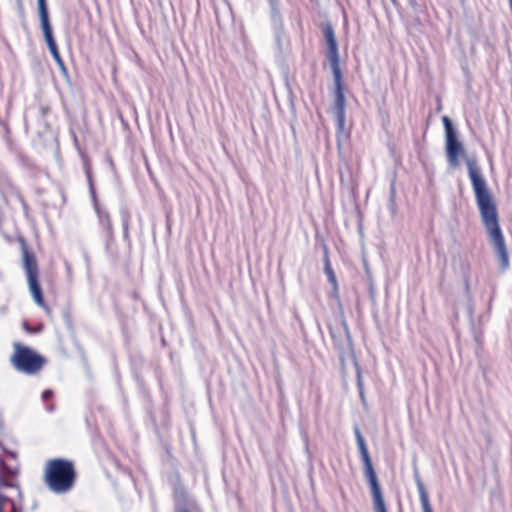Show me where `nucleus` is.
I'll use <instances>...</instances> for the list:
<instances>
[{
	"label": "nucleus",
	"mask_w": 512,
	"mask_h": 512,
	"mask_svg": "<svg viewBox=\"0 0 512 512\" xmlns=\"http://www.w3.org/2000/svg\"><path fill=\"white\" fill-rule=\"evenodd\" d=\"M6 500H7V497L0 494V512H3V505ZM11 512H22V510L14 502H12Z\"/></svg>",
	"instance_id": "f3484780"
},
{
	"label": "nucleus",
	"mask_w": 512,
	"mask_h": 512,
	"mask_svg": "<svg viewBox=\"0 0 512 512\" xmlns=\"http://www.w3.org/2000/svg\"><path fill=\"white\" fill-rule=\"evenodd\" d=\"M76 480L73 463L62 458L50 459L44 469V482L56 494L69 492Z\"/></svg>",
	"instance_id": "f03ea898"
},
{
	"label": "nucleus",
	"mask_w": 512,
	"mask_h": 512,
	"mask_svg": "<svg viewBox=\"0 0 512 512\" xmlns=\"http://www.w3.org/2000/svg\"><path fill=\"white\" fill-rule=\"evenodd\" d=\"M414 479H415L416 486H417V489L419 492L420 502L422 505L423 512H433L430 502H429L428 493H427L425 486L420 478L417 468L414 469Z\"/></svg>",
	"instance_id": "9d476101"
},
{
	"label": "nucleus",
	"mask_w": 512,
	"mask_h": 512,
	"mask_svg": "<svg viewBox=\"0 0 512 512\" xmlns=\"http://www.w3.org/2000/svg\"><path fill=\"white\" fill-rule=\"evenodd\" d=\"M445 129L446 153L449 165L453 168L459 166V157L465 154L463 145L457 139V131L448 116L442 118Z\"/></svg>",
	"instance_id": "39448f33"
},
{
	"label": "nucleus",
	"mask_w": 512,
	"mask_h": 512,
	"mask_svg": "<svg viewBox=\"0 0 512 512\" xmlns=\"http://www.w3.org/2000/svg\"><path fill=\"white\" fill-rule=\"evenodd\" d=\"M11 363L17 371L32 375L42 369L45 359L31 348L16 343Z\"/></svg>",
	"instance_id": "7ed1b4c3"
},
{
	"label": "nucleus",
	"mask_w": 512,
	"mask_h": 512,
	"mask_svg": "<svg viewBox=\"0 0 512 512\" xmlns=\"http://www.w3.org/2000/svg\"><path fill=\"white\" fill-rule=\"evenodd\" d=\"M22 256L23 268L27 276L29 290L32 294V297L39 306L44 307L45 302L43 299L42 289L38 281L39 269L36 257L34 253L29 251L27 248L22 249Z\"/></svg>",
	"instance_id": "20e7f679"
},
{
	"label": "nucleus",
	"mask_w": 512,
	"mask_h": 512,
	"mask_svg": "<svg viewBox=\"0 0 512 512\" xmlns=\"http://www.w3.org/2000/svg\"><path fill=\"white\" fill-rule=\"evenodd\" d=\"M374 511L375 512H387L384 497L382 493L372 495Z\"/></svg>",
	"instance_id": "2eb2a0df"
},
{
	"label": "nucleus",
	"mask_w": 512,
	"mask_h": 512,
	"mask_svg": "<svg viewBox=\"0 0 512 512\" xmlns=\"http://www.w3.org/2000/svg\"><path fill=\"white\" fill-rule=\"evenodd\" d=\"M324 36L327 45L326 58L328 59L333 74L341 73L339 68V53H338V45L335 38L334 30L331 25H326L324 28Z\"/></svg>",
	"instance_id": "423d86ee"
},
{
	"label": "nucleus",
	"mask_w": 512,
	"mask_h": 512,
	"mask_svg": "<svg viewBox=\"0 0 512 512\" xmlns=\"http://www.w3.org/2000/svg\"><path fill=\"white\" fill-rule=\"evenodd\" d=\"M364 474H365V477L370 486L371 494L374 495V494L382 493L381 486L379 484V481H378V478H377V475H376V472H375L373 466L365 467Z\"/></svg>",
	"instance_id": "f8f14e48"
},
{
	"label": "nucleus",
	"mask_w": 512,
	"mask_h": 512,
	"mask_svg": "<svg viewBox=\"0 0 512 512\" xmlns=\"http://www.w3.org/2000/svg\"><path fill=\"white\" fill-rule=\"evenodd\" d=\"M354 433L357 441V445L359 448L360 456L365 467L373 466L365 440L361 434V431L358 427L354 428Z\"/></svg>",
	"instance_id": "9b49d317"
},
{
	"label": "nucleus",
	"mask_w": 512,
	"mask_h": 512,
	"mask_svg": "<svg viewBox=\"0 0 512 512\" xmlns=\"http://www.w3.org/2000/svg\"><path fill=\"white\" fill-rule=\"evenodd\" d=\"M37 5H38V14H39V19H40V25H41V28L43 31L44 39L49 48V51L53 50L55 48H58L56 41L54 39V36H53V30H52V26H51L50 20H49V13H48L46 0H37Z\"/></svg>",
	"instance_id": "0eeeda50"
},
{
	"label": "nucleus",
	"mask_w": 512,
	"mask_h": 512,
	"mask_svg": "<svg viewBox=\"0 0 512 512\" xmlns=\"http://www.w3.org/2000/svg\"><path fill=\"white\" fill-rule=\"evenodd\" d=\"M6 453L13 459H16L17 455L15 452H12V451H6Z\"/></svg>",
	"instance_id": "4be33fe9"
},
{
	"label": "nucleus",
	"mask_w": 512,
	"mask_h": 512,
	"mask_svg": "<svg viewBox=\"0 0 512 512\" xmlns=\"http://www.w3.org/2000/svg\"><path fill=\"white\" fill-rule=\"evenodd\" d=\"M53 409H54L53 406L48 407V411H50V412L53 411Z\"/></svg>",
	"instance_id": "5701e85b"
},
{
	"label": "nucleus",
	"mask_w": 512,
	"mask_h": 512,
	"mask_svg": "<svg viewBox=\"0 0 512 512\" xmlns=\"http://www.w3.org/2000/svg\"><path fill=\"white\" fill-rule=\"evenodd\" d=\"M359 395H360L362 401H364L365 400L364 388L359 389Z\"/></svg>",
	"instance_id": "412c9836"
},
{
	"label": "nucleus",
	"mask_w": 512,
	"mask_h": 512,
	"mask_svg": "<svg viewBox=\"0 0 512 512\" xmlns=\"http://www.w3.org/2000/svg\"><path fill=\"white\" fill-rule=\"evenodd\" d=\"M19 473V465L9 466L0 457V486L12 487L18 490V494L21 497L22 493L19 485L9 481L10 478H14Z\"/></svg>",
	"instance_id": "1a4fd4ad"
},
{
	"label": "nucleus",
	"mask_w": 512,
	"mask_h": 512,
	"mask_svg": "<svg viewBox=\"0 0 512 512\" xmlns=\"http://www.w3.org/2000/svg\"><path fill=\"white\" fill-rule=\"evenodd\" d=\"M55 62L57 63L58 67L60 68V70L64 73V74H67V69H66V66L64 64V61L62 60L61 56H60V53L58 51V48H55L53 50H50Z\"/></svg>",
	"instance_id": "dca6fc26"
},
{
	"label": "nucleus",
	"mask_w": 512,
	"mask_h": 512,
	"mask_svg": "<svg viewBox=\"0 0 512 512\" xmlns=\"http://www.w3.org/2000/svg\"><path fill=\"white\" fill-rule=\"evenodd\" d=\"M334 76V82H335V101H334V114L337 120V123L339 127L344 126L345 122V96L343 92V86H342V75L341 73H335Z\"/></svg>",
	"instance_id": "6e6552de"
},
{
	"label": "nucleus",
	"mask_w": 512,
	"mask_h": 512,
	"mask_svg": "<svg viewBox=\"0 0 512 512\" xmlns=\"http://www.w3.org/2000/svg\"><path fill=\"white\" fill-rule=\"evenodd\" d=\"M128 227H129L128 216L124 215L123 216V230H124L125 237L128 236Z\"/></svg>",
	"instance_id": "a211bd4d"
},
{
	"label": "nucleus",
	"mask_w": 512,
	"mask_h": 512,
	"mask_svg": "<svg viewBox=\"0 0 512 512\" xmlns=\"http://www.w3.org/2000/svg\"><path fill=\"white\" fill-rule=\"evenodd\" d=\"M53 395V392L51 390H45L43 393H42V399L44 401H48Z\"/></svg>",
	"instance_id": "aec40b11"
},
{
	"label": "nucleus",
	"mask_w": 512,
	"mask_h": 512,
	"mask_svg": "<svg viewBox=\"0 0 512 512\" xmlns=\"http://www.w3.org/2000/svg\"><path fill=\"white\" fill-rule=\"evenodd\" d=\"M345 333L348 335V329L346 326H345Z\"/></svg>",
	"instance_id": "b1692460"
},
{
	"label": "nucleus",
	"mask_w": 512,
	"mask_h": 512,
	"mask_svg": "<svg viewBox=\"0 0 512 512\" xmlns=\"http://www.w3.org/2000/svg\"><path fill=\"white\" fill-rule=\"evenodd\" d=\"M324 271L327 275L329 283L333 286V296L338 297V283L328 257L325 258Z\"/></svg>",
	"instance_id": "ddd939ff"
},
{
	"label": "nucleus",
	"mask_w": 512,
	"mask_h": 512,
	"mask_svg": "<svg viewBox=\"0 0 512 512\" xmlns=\"http://www.w3.org/2000/svg\"><path fill=\"white\" fill-rule=\"evenodd\" d=\"M182 512H188V511H187V510H184V511H182Z\"/></svg>",
	"instance_id": "393cba45"
},
{
	"label": "nucleus",
	"mask_w": 512,
	"mask_h": 512,
	"mask_svg": "<svg viewBox=\"0 0 512 512\" xmlns=\"http://www.w3.org/2000/svg\"><path fill=\"white\" fill-rule=\"evenodd\" d=\"M95 210L97 212V215H98L101 225L106 229L107 233L111 235L112 234V224L110 221L109 213L105 210H102L99 207L97 202H95Z\"/></svg>",
	"instance_id": "4468645a"
},
{
	"label": "nucleus",
	"mask_w": 512,
	"mask_h": 512,
	"mask_svg": "<svg viewBox=\"0 0 512 512\" xmlns=\"http://www.w3.org/2000/svg\"><path fill=\"white\" fill-rule=\"evenodd\" d=\"M467 167L482 223L500 262V268L506 270L509 267V256L499 225L496 204L476 160L468 159Z\"/></svg>",
	"instance_id": "f257e3e1"
},
{
	"label": "nucleus",
	"mask_w": 512,
	"mask_h": 512,
	"mask_svg": "<svg viewBox=\"0 0 512 512\" xmlns=\"http://www.w3.org/2000/svg\"><path fill=\"white\" fill-rule=\"evenodd\" d=\"M357 386H358V389L363 388V380H362V376H361V371L358 366H357Z\"/></svg>",
	"instance_id": "6ab92c4d"
}]
</instances>
